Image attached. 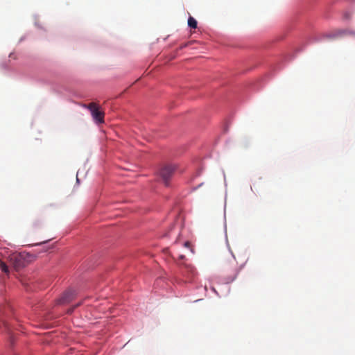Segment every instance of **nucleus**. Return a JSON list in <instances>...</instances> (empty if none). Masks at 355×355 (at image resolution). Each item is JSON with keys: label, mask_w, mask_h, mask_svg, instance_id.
Returning a JSON list of instances; mask_svg holds the SVG:
<instances>
[{"label": "nucleus", "mask_w": 355, "mask_h": 355, "mask_svg": "<svg viewBox=\"0 0 355 355\" xmlns=\"http://www.w3.org/2000/svg\"><path fill=\"white\" fill-rule=\"evenodd\" d=\"M175 169V166L171 164H164L160 167L159 175L166 186L168 185V181L173 176Z\"/></svg>", "instance_id": "f257e3e1"}, {"label": "nucleus", "mask_w": 355, "mask_h": 355, "mask_svg": "<svg viewBox=\"0 0 355 355\" xmlns=\"http://www.w3.org/2000/svg\"><path fill=\"white\" fill-rule=\"evenodd\" d=\"M84 107L87 108L92 116L93 119L98 123L104 122L105 113L101 111L99 106L96 103H90L87 105H84Z\"/></svg>", "instance_id": "f03ea898"}, {"label": "nucleus", "mask_w": 355, "mask_h": 355, "mask_svg": "<svg viewBox=\"0 0 355 355\" xmlns=\"http://www.w3.org/2000/svg\"><path fill=\"white\" fill-rule=\"evenodd\" d=\"M76 293L73 290H68L65 291L62 295L58 300L57 303L59 304H65L69 303L74 299Z\"/></svg>", "instance_id": "7ed1b4c3"}, {"label": "nucleus", "mask_w": 355, "mask_h": 355, "mask_svg": "<svg viewBox=\"0 0 355 355\" xmlns=\"http://www.w3.org/2000/svg\"><path fill=\"white\" fill-rule=\"evenodd\" d=\"M13 261L14 267L18 270L24 266V261L21 254H15L11 258Z\"/></svg>", "instance_id": "20e7f679"}, {"label": "nucleus", "mask_w": 355, "mask_h": 355, "mask_svg": "<svg viewBox=\"0 0 355 355\" xmlns=\"http://www.w3.org/2000/svg\"><path fill=\"white\" fill-rule=\"evenodd\" d=\"M336 35L338 37H341V36H344V35H350L355 38V30L349 29V28L339 30L337 31Z\"/></svg>", "instance_id": "39448f33"}, {"label": "nucleus", "mask_w": 355, "mask_h": 355, "mask_svg": "<svg viewBox=\"0 0 355 355\" xmlns=\"http://www.w3.org/2000/svg\"><path fill=\"white\" fill-rule=\"evenodd\" d=\"M197 24V21L193 17H189L188 19V25L189 27L192 28H196Z\"/></svg>", "instance_id": "423d86ee"}, {"label": "nucleus", "mask_w": 355, "mask_h": 355, "mask_svg": "<svg viewBox=\"0 0 355 355\" xmlns=\"http://www.w3.org/2000/svg\"><path fill=\"white\" fill-rule=\"evenodd\" d=\"M0 269L2 270V272L8 274L9 273V269L8 266L6 263L3 261H0Z\"/></svg>", "instance_id": "0eeeda50"}, {"label": "nucleus", "mask_w": 355, "mask_h": 355, "mask_svg": "<svg viewBox=\"0 0 355 355\" xmlns=\"http://www.w3.org/2000/svg\"><path fill=\"white\" fill-rule=\"evenodd\" d=\"M183 266L185 267L188 272H191L192 275H195L196 269L194 268V267L190 265H187L186 263H184Z\"/></svg>", "instance_id": "6e6552de"}, {"label": "nucleus", "mask_w": 355, "mask_h": 355, "mask_svg": "<svg viewBox=\"0 0 355 355\" xmlns=\"http://www.w3.org/2000/svg\"><path fill=\"white\" fill-rule=\"evenodd\" d=\"M80 305V303H79V304H77L74 307H72V308L69 309L67 311V313H71L73 311L74 309H75V308H76V307H78V306H79Z\"/></svg>", "instance_id": "1a4fd4ad"}, {"label": "nucleus", "mask_w": 355, "mask_h": 355, "mask_svg": "<svg viewBox=\"0 0 355 355\" xmlns=\"http://www.w3.org/2000/svg\"><path fill=\"white\" fill-rule=\"evenodd\" d=\"M40 225V223L37 220L33 223V227L35 228L39 227Z\"/></svg>", "instance_id": "9d476101"}, {"label": "nucleus", "mask_w": 355, "mask_h": 355, "mask_svg": "<svg viewBox=\"0 0 355 355\" xmlns=\"http://www.w3.org/2000/svg\"><path fill=\"white\" fill-rule=\"evenodd\" d=\"M184 246L186 248H191V244H190V243L189 241H187V242L184 243Z\"/></svg>", "instance_id": "9b49d317"}, {"label": "nucleus", "mask_w": 355, "mask_h": 355, "mask_svg": "<svg viewBox=\"0 0 355 355\" xmlns=\"http://www.w3.org/2000/svg\"><path fill=\"white\" fill-rule=\"evenodd\" d=\"M179 259H180V260H183V259H185V256H184V255L181 254V255H180V256H179Z\"/></svg>", "instance_id": "f8f14e48"}, {"label": "nucleus", "mask_w": 355, "mask_h": 355, "mask_svg": "<svg viewBox=\"0 0 355 355\" xmlns=\"http://www.w3.org/2000/svg\"><path fill=\"white\" fill-rule=\"evenodd\" d=\"M236 276V274L234 275V277L231 279V281H233L234 279H235Z\"/></svg>", "instance_id": "ddd939ff"}]
</instances>
